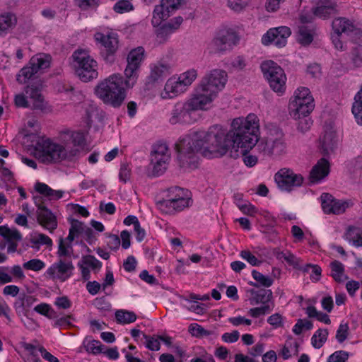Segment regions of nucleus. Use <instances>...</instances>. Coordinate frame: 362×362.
Instances as JSON below:
<instances>
[{"mask_svg":"<svg viewBox=\"0 0 362 362\" xmlns=\"http://www.w3.org/2000/svg\"><path fill=\"white\" fill-rule=\"evenodd\" d=\"M328 330L327 329H318L311 338V344L315 349L321 348L326 342L328 337Z\"/></svg>","mask_w":362,"mask_h":362,"instance_id":"41","label":"nucleus"},{"mask_svg":"<svg viewBox=\"0 0 362 362\" xmlns=\"http://www.w3.org/2000/svg\"><path fill=\"white\" fill-rule=\"evenodd\" d=\"M172 72V66L170 63L164 60H160L150 65V74L148 76V83H156L162 81Z\"/></svg>","mask_w":362,"mask_h":362,"instance_id":"19","label":"nucleus"},{"mask_svg":"<svg viewBox=\"0 0 362 362\" xmlns=\"http://www.w3.org/2000/svg\"><path fill=\"white\" fill-rule=\"evenodd\" d=\"M14 102L18 107H30L40 111L47 109V103L41 93V88L35 84L26 86L23 93L16 95Z\"/></svg>","mask_w":362,"mask_h":362,"instance_id":"10","label":"nucleus"},{"mask_svg":"<svg viewBox=\"0 0 362 362\" xmlns=\"http://www.w3.org/2000/svg\"><path fill=\"white\" fill-rule=\"evenodd\" d=\"M299 344L296 341H293L291 338L286 340L284 345L280 354L284 360H287L292 356V355H297L298 354Z\"/></svg>","mask_w":362,"mask_h":362,"instance_id":"35","label":"nucleus"},{"mask_svg":"<svg viewBox=\"0 0 362 362\" xmlns=\"http://www.w3.org/2000/svg\"><path fill=\"white\" fill-rule=\"evenodd\" d=\"M209 107L202 98L194 93L185 101H180L175 104L169 118L171 124H190L194 119L192 115L197 110H206Z\"/></svg>","mask_w":362,"mask_h":362,"instance_id":"5","label":"nucleus"},{"mask_svg":"<svg viewBox=\"0 0 362 362\" xmlns=\"http://www.w3.org/2000/svg\"><path fill=\"white\" fill-rule=\"evenodd\" d=\"M330 171L329 161L322 158L313 167L310 173L309 180L313 184H317L328 176Z\"/></svg>","mask_w":362,"mask_h":362,"instance_id":"21","label":"nucleus"},{"mask_svg":"<svg viewBox=\"0 0 362 362\" xmlns=\"http://www.w3.org/2000/svg\"><path fill=\"white\" fill-rule=\"evenodd\" d=\"M95 93L104 103L119 107L126 97L122 76L115 74L100 81Z\"/></svg>","mask_w":362,"mask_h":362,"instance_id":"3","label":"nucleus"},{"mask_svg":"<svg viewBox=\"0 0 362 362\" xmlns=\"http://www.w3.org/2000/svg\"><path fill=\"white\" fill-rule=\"evenodd\" d=\"M189 332L192 336L196 337H201L210 334L209 331L205 329L204 327L197 323H192L189 326Z\"/></svg>","mask_w":362,"mask_h":362,"instance_id":"56","label":"nucleus"},{"mask_svg":"<svg viewBox=\"0 0 362 362\" xmlns=\"http://www.w3.org/2000/svg\"><path fill=\"white\" fill-rule=\"evenodd\" d=\"M145 58V50L143 47H138L132 49L127 57V62H131L141 66Z\"/></svg>","mask_w":362,"mask_h":362,"instance_id":"39","label":"nucleus"},{"mask_svg":"<svg viewBox=\"0 0 362 362\" xmlns=\"http://www.w3.org/2000/svg\"><path fill=\"white\" fill-rule=\"evenodd\" d=\"M132 169L129 164L122 163L120 166L119 173V178L120 181L123 182H127L129 180L131 177Z\"/></svg>","mask_w":362,"mask_h":362,"instance_id":"62","label":"nucleus"},{"mask_svg":"<svg viewBox=\"0 0 362 362\" xmlns=\"http://www.w3.org/2000/svg\"><path fill=\"white\" fill-rule=\"evenodd\" d=\"M29 64L35 68L38 73L40 71L48 68L50 65V57L45 54H37L33 56Z\"/></svg>","mask_w":362,"mask_h":362,"instance_id":"31","label":"nucleus"},{"mask_svg":"<svg viewBox=\"0 0 362 362\" xmlns=\"http://www.w3.org/2000/svg\"><path fill=\"white\" fill-rule=\"evenodd\" d=\"M30 243L33 247H39L40 245H47V247L52 246V239L43 233H35L30 239Z\"/></svg>","mask_w":362,"mask_h":362,"instance_id":"44","label":"nucleus"},{"mask_svg":"<svg viewBox=\"0 0 362 362\" xmlns=\"http://www.w3.org/2000/svg\"><path fill=\"white\" fill-rule=\"evenodd\" d=\"M184 0H162L160 4L155 6L152 24L158 26L163 21L167 19L173 11L178 8Z\"/></svg>","mask_w":362,"mask_h":362,"instance_id":"17","label":"nucleus"},{"mask_svg":"<svg viewBox=\"0 0 362 362\" xmlns=\"http://www.w3.org/2000/svg\"><path fill=\"white\" fill-rule=\"evenodd\" d=\"M274 180L281 191L291 192L303 185V177L292 169L284 168L274 175Z\"/></svg>","mask_w":362,"mask_h":362,"instance_id":"13","label":"nucleus"},{"mask_svg":"<svg viewBox=\"0 0 362 362\" xmlns=\"http://www.w3.org/2000/svg\"><path fill=\"white\" fill-rule=\"evenodd\" d=\"M23 267L25 269L37 272L42 269L45 264L39 259H33L23 263Z\"/></svg>","mask_w":362,"mask_h":362,"instance_id":"54","label":"nucleus"},{"mask_svg":"<svg viewBox=\"0 0 362 362\" xmlns=\"http://www.w3.org/2000/svg\"><path fill=\"white\" fill-rule=\"evenodd\" d=\"M261 70L270 88L281 95L286 90V76L283 69L273 61H265L261 64Z\"/></svg>","mask_w":362,"mask_h":362,"instance_id":"11","label":"nucleus"},{"mask_svg":"<svg viewBox=\"0 0 362 362\" xmlns=\"http://www.w3.org/2000/svg\"><path fill=\"white\" fill-rule=\"evenodd\" d=\"M34 310L36 313L42 315H44L49 319L55 317V311L52 308V307L49 304L45 303H42L37 305L34 308Z\"/></svg>","mask_w":362,"mask_h":362,"instance_id":"49","label":"nucleus"},{"mask_svg":"<svg viewBox=\"0 0 362 362\" xmlns=\"http://www.w3.org/2000/svg\"><path fill=\"white\" fill-rule=\"evenodd\" d=\"M298 120L297 129L302 133H305L308 131L313 124V122L308 116L301 117L300 119H297Z\"/></svg>","mask_w":362,"mask_h":362,"instance_id":"60","label":"nucleus"},{"mask_svg":"<svg viewBox=\"0 0 362 362\" xmlns=\"http://www.w3.org/2000/svg\"><path fill=\"white\" fill-rule=\"evenodd\" d=\"M349 354L345 351H336L327 358V362H348Z\"/></svg>","mask_w":362,"mask_h":362,"instance_id":"51","label":"nucleus"},{"mask_svg":"<svg viewBox=\"0 0 362 362\" xmlns=\"http://www.w3.org/2000/svg\"><path fill=\"white\" fill-rule=\"evenodd\" d=\"M291 34L290 28L286 26L271 28L262 36V43L264 45L273 44L277 47H283Z\"/></svg>","mask_w":362,"mask_h":362,"instance_id":"16","label":"nucleus"},{"mask_svg":"<svg viewBox=\"0 0 362 362\" xmlns=\"http://www.w3.org/2000/svg\"><path fill=\"white\" fill-rule=\"evenodd\" d=\"M74 254L73 245L71 243H67L64 238H59L58 250L57 255L59 259H69Z\"/></svg>","mask_w":362,"mask_h":362,"instance_id":"33","label":"nucleus"},{"mask_svg":"<svg viewBox=\"0 0 362 362\" xmlns=\"http://www.w3.org/2000/svg\"><path fill=\"white\" fill-rule=\"evenodd\" d=\"M320 199L322 210L325 214H341L349 207L347 202L336 199L328 193H322Z\"/></svg>","mask_w":362,"mask_h":362,"instance_id":"18","label":"nucleus"},{"mask_svg":"<svg viewBox=\"0 0 362 362\" xmlns=\"http://www.w3.org/2000/svg\"><path fill=\"white\" fill-rule=\"evenodd\" d=\"M192 203V201L190 198V197H187L185 198L180 199L175 202H173V206L175 208V212L180 211L184 210L185 208H187L191 205Z\"/></svg>","mask_w":362,"mask_h":362,"instance_id":"61","label":"nucleus"},{"mask_svg":"<svg viewBox=\"0 0 362 362\" xmlns=\"http://www.w3.org/2000/svg\"><path fill=\"white\" fill-rule=\"evenodd\" d=\"M272 292L268 289H261L257 291H252V297L250 298V303L252 305L262 304L274 305L272 301Z\"/></svg>","mask_w":362,"mask_h":362,"instance_id":"26","label":"nucleus"},{"mask_svg":"<svg viewBox=\"0 0 362 362\" xmlns=\"http://www.w3.org/2000/svg\"><path fill=\"white\" fill-rule=\"evenodd\" d=\"M95 40L103 47L104 50L101 54L106 62L112 63L115 60V54L118 49V35L115 33L106 34L98 33L95 35Z\"/></svg>","mask_w":362,"mask_h":362,"instance_id":"15","label":"nucleus"},{"mask_svg":"<svg viewBox=\"0 0 362 362\" xmlns=\"http://www.w3.org/2000/svg\"><path fill=\"white\" fill-rule=\"evenodd\" d=\"M187 197H189V193L187 189L176 186L171 187L168 189L167 197L170 199L172 202Z\"/></svg>","mask_w":362,"mask_h":362,"instance_id":"42","label":"nucleus"},{"mask_svg":"<svg viewBox=\"0 0 362 362\" xmlns=\"http://www.w3.org/2000/svg\"><path fill=\"white\" fill-rule=\"evenodd\" d=\"M141 66L136 64L127 62L124 74L127 88H132L136 83Z\"/></svg>","mask_w":362,"mask_h":362,"instance_id":"28","label":"nucleus"},{"mask_svg":"<svg viewBox=\"0 0 362 362\" xmlns=\"http://www.w3.org/2000/svg\"><path fill=\"white\" fill-rule=\"evenodd\" d=\"M240 255L243 259L246 260L252 266H259L262 263V262L258 260L257 258L249 250L241 251Z\"/></svg>","mask_w":362,"mask_h":362,"instance_id":"64","label":"nucleus"},{"mask_svg":"<svg viewBox=\"0 0 362 362\" xmlns=\"http://www.w3.org/2000/svg\"><path fill=\"white\" fill-rule=\"evenodd\" d=\"M35 189L37 192L47 197L50 200L59 199L63 197L64 193L62 190L53 189L47 185L42 182H37Z\"/></svg>","mask_w":362,"mask_h":362,"instance_id":"30","label":"nucleus"},{"mask_svg":"<svg viewBox=\"0 0 362 362\" xmlns=\"http://www.w3.org/2000/svg\"><path fill=\"white\" fill-rule=\"evenodd\" d=\"M0 235L7 242L21 241L22 235L16 229H10L6 226H0Z\"/></svg>","mask_w":362,"mask_h":362,"instance_id":"38","label":"nucleus"},{"mask_svg":"<svg viewBox=\"0 0 362 362\" xmlns=\"http://www.w3.org/2000/svg\"><path fill=\"white\" fill-rule=\"evenodd\" d=\"M170 155L165 144H157L153 146L151 153V166L152 175L155 177L164 173L169 163Z\"/></svg>","mask_w":362,"mask_h":362,"instance_id":"12","label":"nucleus"},{"mask_svg":"<svg viewBox=\"0 0 362 362\" xmlns=\"http://www.w3.org/2000/svg\"><path fill=\"white\" fill-rule=\"evenodd\" d=\"M274 308V305H264L260 307H256L250 308L248 311V314L254 317L257 318L262 315H265L270 313Z\"/></svg>","mask_w":362,"mask_h":362,"instance_id":"47","label":"nucleus"},{"mask_svg":"<svg viewBox=\"0 0 362 362\" xmlns=\"http://www.w3.org/2000/svg\"><path fill=\"white\" fill-rule=\"evenodd\" d=\"M186 90L187 89L178 76H173L167 80L164 87V93H162V98H172Z\"/></svg>","mask_w":362,"mask_h":362,"instance_id":"23","label":"nucleus"},{"mask_svg":"<svg viewBox=\"0 0 362 362\" xmlns=\"http://www.w3.org/2000/svg\"><path fill=\"white\" fill-rule=\"evenodd\" d=\"M75 74L83 82H89L98 77V62L88 50L78 49L71 55Z\"/></svg>","mask_w":362,"mask_h":362,"instance_id":"6","label":"nucleus"},{"mask_svg":"<svg viewBox=\"0 0 362 362\" xmlns=\"http://www.w3.org/2000/svg\"><path fill=\"white\" fill-rule=\"evenodd\" d=\"M240 40V35L233 28H223L216 33L207 48L211 54H224L237 46Z\"/></svg>","mask_w":362,"mask_h":362,"instance_id":"8","label":"nucleus"},{"mask_svg":"<svg viewBox=\"0 0 362 362\" xmlns=\"http://www.w3.org/2000/svg\"><path fill=\"white\" fill-rule=\"evenodd\" d=\"M351 61L356 67L362 66V47H356L352 50Z\"/></svg>","mask_w":362,"mask_h":362,"instance_id":"63","label":"nucleus"},{"mask_svg":"<svg viewBox=\"0 0 362 362\" xmlns=\"http://www.w3.org/2000/svg\"><path fill=\"white\" fill-rule=\"evenodd\" d=\"M85 144L83 133L67 131L61 133L58 143L49 139L37 141L33 153L35 158L44 163L72 160L79 154Z\"/></svg>","mask_w":362,"mask_h":362,"instance_id":"2","label":"nucleus"},{"mask_svg":"<svg viewBox=\"0 0 362 362\" xmlns=\"http://www.w3.org/2000/svg\"><path fill=\"white\" fill-rule=\"evenodd\" d=\"M313 328V323L307 319H298L293 326L292 331L296 335H300L303 330H310Z\"/></svg>","mask_w":362,"mask_h":362,"instance_id":"48","label":"nucleus"},{"mask_svg":"<svg viewBox=\"0 0 362 362\" xmlns=\"http://www.w3.org/2000/svg\"><path fill=\"white\" fill-rule=\"evenodd\" d=\"M258 122L255 115L250 114L246 118L234 119L229 132L214 125L208 131L194 132L181 137L175 144L180 167L197 168L198 152L204 157L218 158L229 150L236 153L234 157L242 155L244 163L253 167L257 163V158L247 152L257 144Z\"/></svg>","mask_w":362,"mask_h":362,"instance_id":"1","label":"nucleus"},{"mask_svg":"<svg viewBox=\"0 0 362 362\" xmlns=\"http://www.w3.org/2000/svg\"><path fill=\"white\" fill-rule=\"evenodd\" d=\"M337 146L336 132L332 129H327L320 138V149L324 156L332 153Z\"/></svg>","mask_w":362,"mask_h":362,"instance_id":"24","label":"nucleus"},{"mask_svg":"<svg viewBox=\"0 0 362 362\" xmlns=\"http://www.w3.org/2000/svg\"><path fill=\"white\" fill-rule=\"evenodd\" d=\"M37 221L40 225L52 233L57 227L56 216L47 207L40 205L37 209Z\"/></svg>","mask_w":362,"mask_h":362,"instance_id":"22","label":"nucleus"},{"mask_svg":"<svg viewBox=\"0 0 362 362\" xmlns=\"http://www.w3.org/2000/svg\"><path fill=\"white\" fill-rule=\"evenodd\" d=\"M313 12L317 17L327 18L337 12V4L334 0H317Z\"/></svg>","mask_w":362,"mask_h":362,"instance_id":"20","label":"nucleus"},{"mask_svg":"<svg viewBox=\"0 0 362 362\" xmlns=\"http://www.w3.org/2000/svg\"><path fill=\"white\" fill-rule=\"evenodd\" d=\"M227 73L222 69H213L207 73L197 86L195 93L210 107L218 93L225 87Z\"/></svg>","mask_w":362,"mask_h":362,"instance_id":"4","label":"nucleus"},{"mask_svg":"<svg viewBox=\"0 0 362 362\" xmlns=\"http://www.w3.org/2000/svg\"><path fill=\"white\" fill-rule=\"evenodd\" d=\"M252 276L260 286L269 287L273 283V280L270 277L264 276L256 270L252 272Z\"/></svg>","mask_w":362,"mask_h":362,"instance_id":"55","label":"nucleus"},{"mask_svg":"<svg viewBox=\"0 0 362 362\" xmlns=\"http://www.w3.org/2000/svg\"><path fill=\"white\" fill-rule=\"evenodd\" d=\"M86 349L88 352L93 354H98L103 353L105 346L101 344L100 341L91 340L86 344Z\"/></svg>","mask_w":362,"mask_h":362,"instance_id":"53","label":"nucleus"},{"mask_svg":"<svg viewBox=\"0 0 362 362\" xmlns=\"http://www.w3.org/2000/svg\"><path fill=\"white\" fill-rule=\"evenodd\" d=\"M257 148L264 156H279L285 153L286 143L284 132L279 128L270 129L267 136L259 141Z\"/></svg>","mask_w":362,"mask_h":362,"instance_id":"9","label":"nucleus"},{"mask_svg":"<svg viewBox=\"0 0 362 362\" xmlns=\"http://www.w3.org/2000/svg\"><path fill=\"white\" fill-rule=\"evenodd\" d=\"M133 9V6L129 0H121L117 1L114 6V10L118 13H123L130 11Z\"/></svg>","mask_w":362,"mask_h":362,"instance_id":"57","label":"nucleus"},{"mask_svg":"<svg viewBox=\"0 0 362 362\" xmlns=\"http://www.w3.org/2000/svg\"><path fill=\"white\" fill-rule=\"evenodd\" d=\"M349 330V327L347 323H341L339 325L336 334V339L338 342L342 343L346 339Z\"/></svg>","mask_w":362,"mask_h":362,"instance_id":"58","label":"nucleus"},{"mask_svg":"<svg viewBox=\"0 0 362 362\" xmlns=\"http://www.w3.org/2000/svg\"><path fill=\"white\" fill-rule=\"evenodd\" d=\"M145 339V345L147 349L151 351H158L160 349L159 337H151L143 334Z\"/></svg>","mask_w":362,"mask_h":362,"instance_id":"52","label":"nucleus"},{"mask_svg":"<svg viewBox=\"0 0 362 362\" xmlns=\"http://www.w3.org/2000/svg\"><path fill=\"white\" fill-rule=\"evenodd\" d=\"M156 207L163 214H173L175 212L173 202L168 197L165 199L157 202Z\"/></svg>","mask_w":362,"mask_h":362,"instance_id":"50","label":"nucleus"},{"mask_svg":"<svg viewBox=\"0 0 362 362\" xmlns=\"http://www.w3.org/2000/svg\"><path fill=\"white\" fill-rule=\"evenodd\" d=\"M351 111L357 124L362 125V86L354 97Z\"/></svg>","mask_w":362,"mask_h":362,"instance_id":"34","label":"nucleus"},{"mask_svg":"<svg viewBox=\"0 0 362 362\" xmlns=\"http://www.w3.org/2000/svg\"><path fill=\"white\" fill-rule=\"evenodd\" d=\"M115 317L117 321L122 324H129L136 320V315L134 312L124 310H117L115 313Z\"/></svg>","mask_w":362,"mask_h":362,"instance_id":"43","label":"nucleus"},{"mask_svg":"<svg viewBox=\"0 0 362 362\" xmlns=\"http://www.w3.org/2000/svg\"><path fill=\"white\" fill-rule=\"evenodd\" d=\"M37 301V298L31 295L23 294L18 296L14 303V308L18 315H25L30 308Z\"/></svg>","mask_w":362,"mask_h":362,"instance_id":"27","label":"nucleus"},{"mask_svg":"<svg viewBox=\"0 0 362 362\" xmlns=\"http://www.w3.org/2000/svg\"><path fill=\"white\" fill-rule=\"evenodd\" d=\"M313 40V29L308 25L299 26L297 33V41L302 45H308Z\"/></svg>","mask_w":362,"mask_h":362,"instance_id":"32","label":"nucleus"},{"mask_svg":"<svg viewBox=\"0 0 362 362\" xmlns=\"http://www.w3.org/2000/svg\"><path fill=\"white\" fill-rule=\"evenodd\" d=\"M346 239L356 247H362V231L355 227H349L345 234Z\"/></svg>","mask_w":362,"mask_h":362,"instance_id":"36","label":"nucleus"},{"mask_svg":"<svg viewBox=\"0 0 362 362\" xmlns=\"http://www.w3.org/2000/svg\"><path fill=\"white\" fill-rule=\"evenodd\" d=\"M74 269L71 259H59L46 270L45 275L50 279L64 282L73 275Z\"/></svg>","mask_w":362,"mask_h":362,"instance_id":"14","label":"nucleus"},{"mask_svg":"<svg viewBox=\"0 0 362 362\" xmlns=\"http://www.w3.org/2000/svg\"><path fill=\"white\" fill-rule=\"evenodd\" d=\"M197 77V71L194 69H191L185 72L182 73L178 76L182 83L186 89L192 85Z\"/></svg>","mask_w":362,"mask_h":362,"instance_id":"45","label":"nucleus"},{"mask_svg":"<svg viewBox=\"0 0 362 362\" xmlns=\"http://www.w3.org/2000/svg\"><path fill=\"white\" fill-rule=\"evenodd\" d=\"M173 32L165 24L159 27L156 31V41L158 44L165 43Z\"/></svg>","mask_w":362,"mask_h":362,"instance_id":"46","label":"nucleus"},{"mask_svg":"<svg viewBox=\"0 0 362 362\" xmlns=\"http://www.w3.org/2000/svg\"><path fill=\"white\" fill-rule=\"evenodd\" d=\"M82 260L83 261V264H86V266L93 270H98L102 267V263L92 255L83 257Z\"/></svg>","mask_w":362,"mask_h":362,"instance_id":"59","label":"nucleus"},{"mask_svg":"<svg viewBox=\"0 0 362 362\" xmlns=\"http://www.w3.org/2000/svg\"><path fill=\"white\" fill-rule=\"evenodd\" d=\"M37 72L29 63L27 66L22 68L16 76L17 81L21 84L25 83L31 79Z\"/></svg>","mask_w":362,"mask_h":362,"instance_id":"40","label":"nucleus"},{"mask_svg":"<svg viewBox=\"0 0 362 362\" xmlns=\"http://www.w3.org/2000/svg\"><path fill=\"white\" fill-rule=\"evenodd\" d=\"M331 276L336 281L342 282L347 279L341 262L334 260L330 263Z\"/></svg>","mask_w":362,"mask_h":362,"instance_id":"37","label":"nucleus"},{"mask_svg":"<svg viewBox=\"0 0 362 362\" xmlns=\"http://www.w3.org/2000/svg\"><path fill=\"white\" fill-rule=\"evenodd\" d=\"M17 19L12 13H4L0 15V36L6 35L16 24Z\"/></svg>","mask_w":362,"mask_h":362,"instance_id":"29","label":"nucleus"},{"mask_svg":"<svg viewBox=\"0 0 362 362\" xmlns=\"http://www.w3.org/2000/svg\"><path fill=\"white\" fill-rule=\"evenodd\" d=\"M315 108V101L309 88L299 87L293 93L288 103L289 114L294 119L309 116Z\"/></svg>","mask_w":362,"mask_h":362,"instance_id":"7","label":"nucleus"},{"mask_svg":"<svg viewBox=\"0 0 362 362\" xmlns=\"http://www.w3.org/2000/svg\"><path fill=\"white\" fill-rule=\"evenodd\" d=\"M332 27L333 32L339 35H349L352 33H359V30L355 28L354 23L346 18L340 17L334 19Z\"/></svg>","mask_w":362,"mask_h":362,"instance_id":"25","label":"nucleus"}]
</instances>
